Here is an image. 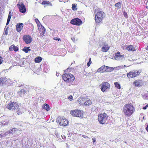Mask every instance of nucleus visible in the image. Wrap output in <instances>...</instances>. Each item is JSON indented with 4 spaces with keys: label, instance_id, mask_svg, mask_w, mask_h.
<instances>
[{
    "label": "nucleus",
    "instance_id": "obj_37",
    "mask_svg": "<svg viewBox=\"0 0 148 148\" xmlns=\"http://www.w3.org/2000/svg\"><path fill=\"white\" fill-rule=\"evenodd\" d=\"M20 92H21V93H23V94H25L26 93V91L25 90L23 89H22L20 91Z\"/></svg>",
    "mask_w": 148,
    "mask_h": 148
},
{
    "label": "nucleus",
    "instance_id": "obj_30",
    "mask_svg": "<svg viewBox=\"0 0 148 148\" xmlns=\"http://www.w3.org/2000/svg\"><path fill=\"white\" fill-rule=\"evenodd\" d=\"M114 85H115V87L119 89H121L120 85L118 82H116L114 83Z\"/></svg>",
    "mask_w": 148,
    "mask_h": 148
},
{
    "label": "nucleus",
    "instance_id": "obj_14",
    "mask_svg": "<svg viewBox=\"0 0 148 148\" xmlns=\"http://www.w3.org/2000/svg\"><path fill=\"white\" fill-rule=\"evenodd\" d=\"M109 67L105 65L103 66L97 70L98 72L103 73L104 72H108Z\"/></svg>",
    "mask_w": 148,
    "mask_h": 148
},
{
    "label": "nucleus",
    "instance_id": "obj_36",
    "mask_svg": "<svg viewBox=\"0 0 148 148\" xmlns=\"http://www.w3.org/2000/svg\"><path fill=\"white\" fill-rule=\"evenodd\" d=\"M68 98L70 101H71L73 100V97L72 95H71L69 96Z\"/></svg>",
    "mask_w": 148,
    "mask_h": 148
},
{
    "label": "nucleus",
    "instance_id": "obj_19",
    "mask_svg": "<svg viewBox=\"0 0 148 148\" xmlns=\"http://www.w3.org/2000/svg\"><path fill=\"white\" fill-rule=\"evenodd\" d=\"M9 50L10 51H12L14 50L15 51H18L19 50V49L17 46H15L14 45H12L10 46Z\"/></svg>",
    "mask_w": 148,
    "mask_h": 148
},
{
    "label": "nucleus",
    "instance_id": "obj_41",
    "mask_svg": "<svg viewBox=\"0 0 148 148\" xmlns=\"http://www.w3.org/2000/svg\"><path fill=\"white\" fill-rule=\"evenodd\" d=\"M92 142L93 143L95 142V138H93L92 139Z\"/></svg>",
    "mask_w": 148,
    "mask_h": 148
},
{
    "label": "nucleus",
    "instance_id": "obj_42",
    "mask_svg": "<svg viewBox=\"0 0 148 148\" xmlns=\"http://www.w3.org/2000/svg\"><path fill=\"white\" fill-rule=\"evenodd\" d=\"M35 21L37 23H38V22H39V21L37 19H35Z\"/></svg>",
    "mask_w": 148,
    "mask_h": 148
},
{
    "label": "nucleus",
    "instance_id": "obj_5",
    "mask_svg": "<svg viewBox=\"0 0 148 148\" xmlns=\"http://www.w3.org/2000/svg\"><path fill=\"white\" fill-rule=\"evenodd\" d=\"M141 73L139 70H134L127 73V77L129 79L134 78L138 76Z\"/></svg>",
    "mask_w": 148,
    "mask_h": 148
},
{
    "label": "nucleus",
    "instance_id": "obj_15",
    "mask_svg": "<svg viewBox=\"0 0 148 148\" xmlns=\"http://www.w3.org/2000/svg\"><path fill=\"white\" fill-rule=\"evenodd\" d=\"M8 83V79L5 77H0V86L6 85Z\"/></svg>",
    "mask_w": 148,
    "mask_h": 148
},
{
    "label": "nucleus",
    "instance_id": "obj_32",
    "mask_svg": "<svg viewBox=\"0 0 148 148\" xmlns=\"http://www.w3.org/2000/svg\"><path fill=\"white\" fill-rule=\"evenodd\" d=\"M115 6L118 8V9H120L121 7V3L120 2H118L115 4Z\"/></svg>",
    "mask_w": 148,
    "mask_h": 148
},
{
    "label": "nucleus",
    "instance_id": "obj_46",
    "mask_svg": "<svg viewBox=\"0 0 148 148\" xmlns=\"http://www.w3.org/2000/svg\"><path fill=\"white\" fill-rule=\"evenodd\" d=\"M3 136L1 135V134H0V137H2Z\"/></svg>",
    "mask_w": 148,
    "mask_h": 148
},
{
    "label": "nucleus",
    "instance_id": "obj_18",
    "mask_svg": "<svg viewBox=\"0 0 148 148\" xmlns=\"http://www.w3.org/2000/svg\"><path fill=\"white\" fill-rule=\"evenodd\" d=\"M109 47L107 44H104L103 46L102 47L101 51L104 52H106L108 51L109 49Z\"/></svg>",
    "mask_w": 148,
    "mask_h": 148
},
{
    "label": "nucleus",
    "instance_id": "obj_35",
    "mask_svg": "<svg viewBox=\"0 0 148 148\" xmlns=\"http://www.w3.org/2000/svg\"><path fill=\"white\" fill-rule=\"evenodd\" d=\"M76 5H75V4H73L72 7V9L73 10H75L77 9Z\"/></svg>",
    "mask_w": 148,
    "mask_h": 148
},
{
    "label": "nucleus",
    "instance_id": "obj_23",
    "mask_svg": "<svg viewBox=\"0 0 148 148\" xmlns=\"http://www.w3.org/2000/svg\"><path fill=\"white\" fill-rule=\"evenodd\" d=\"M91 104V101L88 98H87L86 101H85L83 105L89 106Z\"/></svg>",
    "mask_w": 148,
    "mask_h": 148
},
{
    "label": "nucleus",
    "instance_id": "obj_49",
    "mask_svg": "<svg viewBox=\"0 0 148 148\" xmlns=\"http://www.w3.org/2000/svg\"><path fill=\"white\" fill-rule=\"evenodd\" d=\"M60 0V1H61V0Z\"/></svg>",
    "mask_w": 148,
    "mask_h": 148
},
{
    "label": "nucleus",
    "instance_id": "obj_31",
    "mask_svg": "<svg viewBox=\"0 0 148 148\" xmlns=\"http://www.w3.org/2000/svg\"><path fill=\"white\" fill-rule=\"evenodd\" d=\"M17 130H16V128H12L9 131V133L10 134H13L15 131Z\"/></svg>",
    "mask_w": 148,
    "mask_h": 148
},
{
    "label": "nucleus",
    "instance_id": "obj_13",
    "mask_svg": "<svg viewBox=\"0 0 148 148\" xmlns=\"http://www.w3.org/2000/svg\"><path fill=\"white\" fill-rule=\"evenodd\" d=\"M23 39L26 44H28L31 42L32 38L31 36L28 35H25L23 36Z\"/></svg>",
    "mask_w": 148,
    "mask_h": 148
},
{
    "label": "nucleus",
    "instance_id": "obj_24",
    "mask_svg": "<svg viewBox=\"0 0 148 148\" xmlns=\"http://www.w3.org/2000/svg\"><path fill=\"white\" fill-rule=\"evenodd\" d=\"M43 5H52L51 3L49 1H44L42 2L41 3Z\"/></svg>",
    "mask_w": 148,
    "mask_h": 148
},
{
    "label": "nucleus",
    "instance_id": "obj_7",
    "mask_svg": "<svg viewBox=\"0 0 148 148\" xmlns=\"http://www.w3.org/2000/svg\"><path fill=\"white\" fill-rule=\"evenodd\" d=\"M104 12L100 11L97 12L95 16V22L97 23H99L102 21Z\"/></svg>",
    "mask_w": 148,
    "mask_h": 148
},
{
    "label": "nucleus",
    "instance_id": "obj_26",
    "mask_svg": "<svg viewBox=\"0 0 148 148\" xmlns=\"http://www.w3.org/2000/svg\"><path fill=\"white\" fill-rule=\"evenodd\" d=\"M42 108L45 109L47 111L49 110L50 109V108L49 105L46 103H45L43 105Z\"/></svg>",
    "mask_w": 148,
    "mask_h": 148
},
{
    "label": "nucleus",
    "instance_id": "obj_17",
    "mask_svg": "<svg viewBox=\"0 0 148 148\" xmlns=\"http://www.w3.org/2000/svg\"><path fill=\"white\" fill-rule=\"evenodd\" d=\"M87 98V97H80L78 98L77 101L80 105H83Z\"/></svg>",
    "mask_w": 148,
    "mask_h": 148
},
{
    "label": "nucleus",
    "instance_id": "obj_27",
    "mask_svg": "<svg viewBox=\"0 0 148 148\" xmlns=\"http://www.w3.org/2000/svg\"><path fill=\"white\" fill-rule=\"evenodd\" d=\"M16 110V112L17 114L18 115L21 114L22 113V112L21 109L19 108V107H18L17 108L15 109Z\"/></svg>",
    "mask_w": 148,
    "mask_h": 148
},
{
    "label": "nucleus",
    "instance_id": "obj_48",
    "mask_svg": "<svg viewBox=\"0 0 148 148\" xmlns=\"http://www.w3.org/2000/svg\"><path fill=\"white\" fill-rule=\"evenodd\" d=\"M82 148L80 147V148Z\"/></svg>",
    "mask_w": 148,
    "mask_h": 148
},
{
    "label": "nucleus",
    "instance_id": "obj_3",
    "mask_svg": "<svg viewBox=\"0 0 148 148\" xmlns=\"http://www.w3.org/2000/svg\"><path fill=\"white\" fill-rule=\"evenodd\" d=\"M63 79L65 82L68 83L72 82L75 79V77L70 73H65L62 76Z\"/></svg>",
    "mask_w": 148,
    "mask_h": 148
},
{
    "label": "nucleus",
    "instance_id": "obj_25",
    "mask_svg": "<svg viewBox=\"0 0 148 148\" xmlns=\"http://www.w3.org/2000/svg\"><path fill=\"white\" fill-rule=\"evenodd\" d=\"M42 58L40 56H38L35 58L34 61L36 63H40L42 60Z\"/></svg>",
    "mask_w": 148,
    "mask_h": 148
},
{
    "label": "nucleus",
    "instance_id": "obj_38",
    "mask_svg": "<svg viewBox=\"0 0 148 148\" xmlns=\"http://www.w3.org/2000/svg\"><path fill=\"white\" fill-rule=\"evenodd\" d=\"M53 39L56 40H58V41L60 40V39L59 38H57V37L54 38Z\"/></svg>",
    "mask_w": 148,
    "mask_h": 148
},
{
    "label": "nucleus",
    "instance_id": "obj_8",
    "mask_svg": "<svg viewBox=\"0 0 148 148\" xmlns=\"http://www.w3.org/2000/svg\"><path fill=\"white\" fill-rule=\"evenodd\" d=\"M82 21L79 18H73L71 21V23L76 26H79L82 24Z\"/></svg>",
    "mask_w": 148,
    "mask_h": 148
},
{
    "label": "nucleus",
    "instance_id": "obj_12",
    "mask_svg": "<svg viewBox=\"0 0 148 148\" xmlns=\"http://www.w3.org/2000/svg\"><path fill=\"white\" fill-rule=\"evenodd\" d=\"M17 6L19 9V12L23 14H24L26 12V9L25 6L23 3L17 4Z\"/></svg>",
    "mask_w": 148,
    "mask_h": 148
},
{
    "label": "nucleus",
    "instance_id": "obj_33",
    "mask_svg": "<svg viewBox=\"0 0 148 148\" xmlns=\"http://www.w3.org/2000/svg\"><path fill=\"white\" fill-rule=\"evenodd\" d=\"M91 63V58H90L89 59V61L87 63V66H88V67L90 66V64Z\"/></svg>",
    "mask_w": 148,
    "mask_h": 148
},
{
    "label": "nucleus",
    "instance_id": "obj_1",
    "mask_svg": "<svg viewBox=\"0 0 148 148\" xmlns=\"http://www.w3.org/2000/svg\"><path fill=\"white\" fill-rule=\"evenodd\" d=\"M122 111L125 116L130 117L134 114L136 111V108L132 103H128L124 105Z\"/></svg>",
    "mask_w": 148,
    "mask_h": 148
},
{
    "label": "nucleus",
    "instance_id": "obj_20",
    "mask_svg": "<svg viewBox=\"0 0 148 148\" xmlns=\"http://www.w3.org/2000/svg\"><path fill=\"white\" fill-rule=\"evenodd\" d=\"M123 55H121L120 52L118 51L115 54L114 58L116 60H120L122 59V58L123 57Z\"/></svg>",
    "mask_w": 148,
    "mask_h": 148
},
{
    "label": "nucleus",
    "instance_id": "obj_2",
    "mask_svg": "<svg viewBox=\"0 0 148 148\" xmlns=\"http://www.w3.org/2000/svg\"><path fill=\"white\" fill-rule=\"evenodd\" d=\"M109 116L105 112L98 114V120L99 123L101 124L104 125L108 123Z\"/></svg>",
    "mask_w": 148,
    "mask_h": 148
},
{
    "label": "nucleus",
    "instance_id": "obj_44",
    "mask_svg": "<svg viewBox=\"0 0 148 148\" xmlns=\"http://www.w3.org/2000/svg\"><path fill=\"white\" fill-rule=\"evenodd\" d=\"M146 49L148 51V45H147V47L146 48Z\"/></svg>",
    "mask_w": 148,
    "mask_h": 148
},
{
    "label": "nucleus",
    "instance_id": "obj_34",
    "mask_svg": "<svg viewBox=\"0 0 148 148\" xmlns=\"http://www.w3.org/2000/svg\"><path fill=\"white\" fill-rule=\"evenodd\" d=\"M123 15H124V17L126 18H128V15L126 12L124 11L123 12Z\"/></svg>",
    "mask_w": 148,
    "mask_h": 148
},
{
    "label": "nucleus",
    "instance_id": "obj_50",
    "mask_svg": "<svg viewBox=\"0 0 148 148\" xmlns=\"http://www.w3.org/2000/svg\"><path fill=\"white\" fill-rule=\"evenodd\" d=\"M60 0V1H61V0Z\"/></svg>",
    "mask_w": 148,
    "mask_h": 148
},
{
    "label": "nucleus",
    "instance_id": "obj_4",
    "mask_svg": "<svg viewBox=\"0 0 148 148\" xmlns=\"http://www.w3.org/2000/svg\"><path fill=\"white\" fill-rule=\"evenodd\" d=\"M70 114L73 116L75 117L83 118L84 117V112L82 110L75 109L71 110Z\"/></svg>",
    "mask_w": 148,
    "mask_h": 148
},
{
    "label": "nucleus",
    "instance_id": "obj_39",
    "mask_svg": "<svg viewBox=\"0 0 148 148\" xmlns=\"http://www.w3.org/2000/svg\"><path fill=\"white\" fill-rule=\"evenodd\" d=\"M3 62V58L2 57L0 56V64H1Z\"/></svg>",
    "mask_w": 148,
    "mask_h": 148
},
{
    "label": "nucleus",
    "instance_id": "obj_43",
    "mask_svg": "<svg viewBox=\"0 0 148 148\" xmlns=\"http://www.w3.org/2000/svg\"><path fill=\"white\" fill-rule=\"evenodd\" d=\"M146 130H147V131L148 132V125H147V126L146 128Z\"/></svg>",
    "mask_w": 148,
    "mask_h": 148
},
{
    "label": "nucleus",
    "instance_id": "obj_22",
    "mask_svg": "<svg viewBox=\"0 0 148 148\" xmlns=\"http://www.w3.org/2000/svg\"><path fill=\"white\" fill-rule=\"evenodd\" d=\"M126 49L129 51H134L136 50L135 47L132 45H130L127 46Z\"/></svg>",
    "mask_w": 148,
    "mask_h": 148
},
{
    "label": "nucleus",
    "instance_id": "obj_10",
    "mask_svg": "<svg viewBox=\"0 0 148 148\" xmlns=\"http://www.w3.org/2000/svg\"><path fill=\"white\" fill-rule=\"evenodd\" d=\"M58 122L60 125L62 126H66L69 123V121L66 119L62 118H59Z\"/></svg>",
    "mask_w": 148,
    "mask_h": 148
},
{
    "label": "nucleus",
    "instance_id": "obj_16",
    "mask_svg": "<svg viewBox=\"0 0 148 148\" xmlns=\"http://www.w3.org/2000/svg\"><path fill=\"white\" fill-rule=\"evenodd\" d=\"M23 24L22 23H18L16 25V30L18 32H21L23 27Z\"/></svg>",
    "mask_w": 148,
    "mask_h": 148
},
{
    "label": "nucleus",
    "instance_id": "obj_21",
    "mask_svg": "<svg viewBox=\"0 0 148 148\" xmlns=\"http://www.w3.org/2000/svg\"><path fill=\"white\" fill-rule=\"evenodd\" d=\"M39 33L40 35L41 36H43L45 32V29L43 26H41V27L39 28Z\"/></svg>",
    "mask_w": 148,
    "mask_h": 148
},
{
    "label": "nucleus",
    "instance_id": "obj_29",
    "mask_svg": "<svg viewBox=\"0 0 148 148\" xmlns=\"http://www.w3.org/2000/svg\"><path fill=\"white\" fill-rule=\"evenodd\" d=\"M29 47H25L23 49V51L25 53H27L30 51V49H29Z\"/></svg>",
    "mask_w": 148,
    "mask_h": 148
},
{
    "label": "nucleus",
    "instance_id": "obj_9",
    "mask_svg": "<svg viewBox=\"0 0 148 148\" xmlns=\"http://www.w3.org/2000/svg\"><path fill=\"white\" fill-rule=\"evenodd\" d=\"M101 89L103 92H105L107 89H109L110 87V84L107 82H104L101 84Z\"/></svg>",
    "mask_w": 148,
    "mask_h": 148
},
{
    "label": "nucleus",
    "instance_id": "obj_40",
    "mask_svg": "<svg viewBox=\"0 0 148 148\" xmlns=\"http://www.w3.org/2000/svg\"><path fill=\"white\" fill-rule=\"evenodd\" d=\"M147 107H148V104H147L146 106L143 107V109L144 110H146L147 108Z\"/></svg>",
    "mask_w": 148,
    "mask_h": 148
},
{
    "label": "nucleus",
    "instance_id": "obj_6",
    "mask_svg": "<svg viewBox=\"0 0 148 148\" xmlns=\"http://www.w3.org/2000/svg\"><path fill=\"white\" fill-rule=\"evenodd\" d=\"M19 107V105L18 103L15 101H11L8 103L6 108L9 110H15V109Z\"/></svg>",
    "mask_w": 148,
    "mask_h": 148
},
{
    "label": "nucleus",
    "instance_id": "obj_11",
    "mask_svg": "<svg viewBox=\"0 0 148 148\" xmlns=\"http://www.w3.org/2000/svg\"><path fill=\"white\" fill-rule=\"evenodd\" d=\"M133 85L135 87H141L144 85V82L142 80L138 79L135 80L133 82Z\"/></svg>",
    "mask_w": 148,
    "mask_h": 148
},
{
    "label": "nucleus",
    "instance_id": "obj_47",
    "mask_svg": "<svg viewBox=\"0 0 148 148\" xmlns=\"http://www.w3.org/2000/svg\"><path fill=\"white\" fill-rule=\"evenodd\" d=\"M56 75H57V76H58V75H59V74H57Z\"/></svg>",
    "mask_w": 148,
    "mask_h": 148
},
{
    "label": "nucleus",
    "instance_id": "obj_45",
    "mask_svg": "<svg viewBox=\"0 0 148 148\" xmlns=\"http://www.w3.org/2000/svg\"><path fill=\"white\" fill-rule=\"evenodd\" d=\"M3 136L1 135V134H0V137H2Z\"/></svg>",
    "mask_w": 148,
    "mask_h": 148
},
{
    "label": "nucleus",
    "instance_id": "obj_28",
    "mask_svg": "<svg viewBox=\"0 0 148 148\" xmlns=\"http://www.w3.org/2000/svg\"><path fill=\"white\" fill-rule=\"evenodd\" d=\"M11 16L12 15L11 13V12L10 11L9 12V15H8L7 23H6V25H8L9 24L10 21V19L11 17Z\"/></svg>",
    "mask_w": 148,
    "mask_h": 148
}]
</instances>
